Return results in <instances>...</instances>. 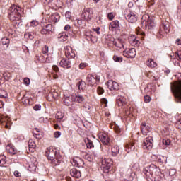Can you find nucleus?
Masks as SVG:
<instances>
[{
	"instance_id": "1",
	"label": "nucleus",
	"mask_w": 181,
	"mask_h": 181,
	"mask_svg": "<svg viewBox=\"0 0 181 181\" xmlns=\"http://www.w3.org/2000/svg\"><path fill=\"white\" fill-rule=\"evenodd\" d=\"M8 13L10 21L19 20L21 18L22 8L16 5H13L9 8Z\"/></svg>"
},
{
	"instance_id": "2",
	"label": "nucleus",
	"mask_w": 181,
	"mask_h": 181,
	"mask_svg": "<svg viewBox=\"0 0 181 181\" xmlns=\"http://www.w3.org/2000/svg\"><path fill=\"white\" fill-rule=\"evenodd\" d=\"M142 25H144L145 28H148L151 30L155 28V21H153V18L149 16V15H145L142 17Z\"/></svg>"
},
{
	"instance_id": "3",
	"label": "nucleus",
	"mask_w": 181,
	"mask_h": 181,
	"mask_svg": "<svg viewBox=\"0 0 181 181\" xmlns=\"http://www.w3.org/2000/svg\"><path fill=\"white\" fill-rule=\"evenodd\" d=\"M86 83L90 87H94L97 83H100V76L96 74H89L86 77Z\"/></svg>"
},
{
	"instance_id": "4",
	"label": "nucleus",
	"mask_w": 181,
	"mask_h": 181,
	"mask_svg": "<svg viewBox=\"0 0 181 181\" xmlns=\"http://www.w3.org/2000/svg\"><path fill=\"white\" fill-rule=\"evenodd\" d=\"M112 161L110 159H104L102 160L101 170L104 173H108L110 170H112Z\"/></svg>"
},
{
	"instance_id": "5",
	"label": "nucleus",
	"mask_w": 181,
	"mask_h": 181,
	"mask_svg": "<svg viewBox=\"0 0 181 181\" xmlns=\"http://www.w3.org/2000/svg\"><path fill=\"white\" fill-rule=\"evenodd\" d=\"M46 156L48 157L49 160L53 158H58L60 159V152L52 147L47 148L46 151Z\"/></svg>"
},
{
	"instance_id": "6",
	"label": "nucleus",
	"mask_w": 181,
	"mask_h": 181,
	"mask_svg": "<svg viewBox=\"0 0 181 181\" xmlns=\"http://www.w3.org/2000/svg\"><path fill=\"white\" fill-rule=\"evenodd\" d=\"M153 147V138L152 136L146 137L143 142V148L144 149H147L148 151H151Z\"/></svg>"
},
{
	"instance_id": "7",
	"label": "nucleus",
	"mask_w": 181,
	"mask_h": 181,
	"mask_svg": "<svg viewBox=\"0 0 181 181\" xmlns=\"http://www.w3.org/2000/svg\"><path fill=\"white\" fill-rule=\"evenodd\" d=\"M150 167V172H151V175H153V177L154 179H156V177L160 176L162 175V173L160 172V168L159 167L155 165V164H151L149 165Z\"/></svg>"
},
{
	"instance_id": "8",
	"label": "nucleus",
	"mask_w": 181,
	"mask_h": 181,
	"mask_svg": "<svg viewBox=\"0 0 181 181\" xmlns=\"http://www.w3.org/2000/svg\"><path fill=\"white\" fill-rule=\"evenodd\" d=\"M42 28L41 35H51V33H53V25L47 24L46 25H42Z\"/></svg>"
},
{
	"instance_id": "9",
	"label": "nucleus",
	"mask_w": 181,
	"mask_h": 181,
	"mask_svg": "<svg viewBox=\"0 0 181 181\" xmlns=\"http://www.w3.org/2000/svg\"><path fill=\"white\" fill-rule=\"evenodd\" d=\"M120 29L121 26H119V21L118 20L112 21L109 25V30H110V32L120 30Z\"/></svg>"
},
{
	"instance_id": "10",
	"label": "nucleus",
	"mask_w": 181,
	"mask_h": 181,
	"mask_svg": "<svg viewBox=\"0 0 181 181\" xmlns=\"http://www.w3.org/2000/svg\"><path fill=\"white\" fill-rule=\"evenodd\" d=\"M125 19L128 21L130 22V23H135L138 21V18L136 17V15L134 13V12L130 11L127 14L124 15Z\"/></svg>"
},
{
	"instance_id": "11",
	"label": "nucleus",
	"mask_w": 181,
	"mask_h": 181,
	"mask_svg": "<svg viewBox=\"0 0 181 181\" xmlns=\"http://www.w3.org/2000/svg\"><path fill=\"white\" fill-rule=\"evenodd\" d=\"M107 88H109V90H115V91H117V90H119V85L118 84V83L112 80L108 81L107 83Z\"/></svg>"
},
{
	"instance_id": "12",
	"label": "nucleus",
	"mask_w": 181,
	"mask_h": 181,
	"mask_svg": "<svg viewBox=\"0 0 181 181\" xmlns=\"http://www.w3.org/2000/svg\"><path fill=\"white\" fill-rule=\"evenodd\" d=\"M61 67L64 69H71V62L69 59H62L59 62Z\"/></svg>"
},
{
	"instance_id": "13",
	"label": "nucleus",
	"mask_w": 181,
	"mask_h": 181,
	"mask_svg": "<svg viewBox=\"0 0 181 181\" xmlns=\"http://www.w3.org/2000/svg\"><path fill=\"white\" fill-rule=\"evenodd\" d=\"M99 139L101 141L103 145H108V144H110V138L107 134H100Z\"/></svg>"
},
{
	"instance_id": "14",
	"label": "nucleus",
	"mask_w": 181,
	"mask_h": 181,
	"mask_svg": "<svg viewBox=\"0 0 181 181\" xmlns=\"http://www.w3.org/2000/svg\"><path fill=\"white\" fill-rule=\"evenodd\" d=\"M141 131L143 135H148L151 131V128L147 125L146 123L143 122L141 125Z\"/></svg>"
},
{
	"instance_id": "15",
	"label": "nucleus",
	"mask_w": 181,
	"mask_h": 181,
	"mask_svg": "<svg viewBox=\"0 0 181 181\" xmlns=\"http://www.w3.org/2000/svg\"><path fill=\"white\" fill-rule=\"evenodd\" d=\"M73 103H74V95H70L64 100V103L68 107L71 105Z\"/></svg>"
},
{
	"instance_id": "16",
	"label": "nucleus",
	"mask_w": 181,
	"mask_h": 181,
	"mask_svg": "<svg viewBox=\"0 0 181 181\" xmlns=\"http://www.w3.org/2000/svg\"><path fill=\"white\" fill-rule=\"evenodd\" d=\"M70 174L72 176V177H76V179H79V177H81V172H80L75 168L71 169Z\"/></svg>"
},
{
	"instance_id": "17",
	"label": "nucleus",
	"mask_w": 181,
	"mask_h": 181,
	"mask_svg": "<svg viewBox=\"0 0 181 181\" xmlns=\"http://www.w3.org/2000/svg\"><path fill=\"white\" fill-rule=\"evenodd\" d=\"M143 175L146 177V179H151V177H153L152 172L151 171L149 166L143 169Z\"/></svg>"
},
{
	"instance_id": "18",
	"label": "nucleus",
	"mask_w": 181,
	"mask_h": 181,
	"mask_svg": "<svg viewBox=\"0 0 181 181\" xmlns=\"http://www.w3.org/2000/svg\"><path fill=\"white\" fill-rule=\"evenodd\" d=\"M65 56L68 59H74L76 57V53H74V49L70 48V49H66L65 51Z\"/></svg>"
},
{
	"instance_id": "19",
	"label": "nucleus",
	"mask_w": 181,
	"mask_h": 181,
	"mask_svg": "<svg viewBox=\"0 0 181 181\" xmlns=\"http://www.w3.org/2000/svg\"><path fill=\"white\" fill-rule=\"evenodd\" d=\"M60 21V15L57 13H54L52 14L49 18V22H54V23L59 22Z\"/></svg>"
},
{
	"instance_id": "20",
	"label": "nucleus",
	"mask_w": 181,
	"mask_h": 181,
	"mask_svg": "<svg viewBox=\"0 0 181 181\" xmlns=\"http://www.w3.org/2000/svg\"><path fill=\"white\" fill-rule=\"evenodd\" d=\"M86 81L81 80L79 82L76 83V87L79 90V91H84L86 90Z\"/></svg>"
},
{
	"instance_id": "21",
	"label": "nucleus",
	"mask_w": 181,
	"mask_h": 181,
	"mask_svg": "<svg viewBox=\"0 0 181 181\" xmlns=\"http://www.w3.org/2000/svg\"><path fill=\"white\" fill-rule=\"evenodd\" d=\"M51 160V163L54 166H57L58 165H60V163L62 162V155H60L59 158L58 157H54L53 158L49 159Z\"/></svg>"
},
{
	"instance_id": "22",
	"label": "nucleus",
	"mask_w": 181,
	"mask_h": 181,
	"mask_svg": "<svg viewBox=\"0 0 181 181\" xmlns=\"http://www.w3.org/2000/svg\"><path fill=\"white\" fill-rule=\"evenodd\" d=\"M116 103L119 107H122V106L125 105V104H126L124 98L121 97V96H118L117 98Z\"/></svg>"
},
{
	"instance_id": "23",
	"label": "nucleus",
	"mask_w": 181,
	"mask_h": 181,
	"mask_svg": "<svg viewBox=\"0 0 181 181\" xmlns=\"http://www.w3.org/2000/svg\"><path fill=\"white\" fill-rule=\"evenodd\" d=\"M74 100L75 103H83V101H84V97L77 93V94H75V95H74Z\"/></svg>"
},
{
	"instance_id": "24",
	"label": "nucleus",
	"mask_w": 181,
	"mask_h": 181,
	"mask_svg": "<svg viewBox=\"0 0 181 181\" xmlns=\"http://www.w3.org/2000/svg\"><path fill=\"white\" fill-rule=\"evenodd\" d=\"M128 52V59H134L136 56V50L135 48H132L127 51Z\"/></svg>"
},
{
	"instance_id": "25",
	"label": "nucleus",
	"mask_w": 181,
	"mask_h": 181,
	"mask_svg": "<svg viewBox=\"0 0 181 181\" xmlns=\"http://www.w3.org/2000/svg\"><path fill=\"white\" fill-rule=\"evenodd\" d=\"M1 43L3 45V46H5V47L8 48L9 47V44L11 43V40L9 38L5 37H3L1 40Z\"/></svg>"
},
{
	"instance_id": "26",
	"label": "nucleus",
	"mask_w": 181,
	"mask_h": 181,
	"mask_svg": "<svg viewBox=\"0 0 181 181\" xmlns=\"http://www.w3.org/2000/svg\"><path fill=\"white\" fill-rule=\"evenodd\" d=\"M129 40L130 42V43H132L133 45L134 46H138L139 43V40H138L136 39V37H135V35H132L129 38Z\"/></svg>"
},
{
	"instance_id": "27",
	"label": "nucleus",
	"mask_w": 181,
	"mask_h": 181,
	"mask_svg": "<svg viewBox=\"0 0 181 181\" xmlns=\"http://www.w3.org/2000/svg\"><path fill=\"white\" fill-rule=\"evenodd\" d=\"M58 39H60L61 42H66L69 39V35L66 33H62L58 35Z\"/></svg>"
},
{
	"instance_id": "28",
	"label": "nucleus",
	"mask_w": 181,
	"mask_h": 181,
	"mask_svg": "<svg viewBox=\"0 0 181 181\" xmlns=\"http://www.w3.org/2000/svg\"><path fill=\"white\" fill-rule=\"evenodd\" d=\"M112 153L113 156H117L119 153V147L118 146L112 147Z\"/></svg>"
},
{
	"instance_id": "29",
	"label": "nucleus",
	"mask_w": 181,
	"mask_h": 181,
	"mask_svg": "<svg viewBox=\"0 0 181 181\" xmlns=\"http://www.w3.org/2000/svg\"><path fill=\"white\" fill-rule=\"evenodd\" d=\"M125 148L127 152H131V151L135 149V146L134 143H129V144H126Z\"/></svg>"
},
{
	"instance_id": "30",
	"label": "nucleus",
	"mask_w": 181,
	"mask_h": 181,
	"mask_svg": "<svg viewBox=\"0 0 181 181\" xmlns=\"http://www.w3.org/2000/svg\"><path fill=\"white\" fill-rule=\"evenodd\" d=\"M163 28L165 32V33H169V30L170 29V25L168 21H165L163 25Z\"/></svg>"
},
{
	"instance_id": "31",
	"label": "nucleus",
	"mask_w": 181,
	"mask_h": 181,
	"mask_svg": "<svg viewBox=\"0 0 181 181\" xmlns=\"http://www.w3.org/2000/svg\"><path fill=\"white\" fill-rule=\"evenodd\" d=\"M147 66H148V67H151V68H154L156 67V64L155 62V61H153V59H149L147 62H146Z\"/></svg>"
},
{
	"instance_id": "32",
	"label": "nucleus",
	"mask_w": 181,
	"mask_h": 181,
	"mask_svg": "<svg viewBox=\"0 0 181 181\" xmlns=\"http://www.w3.org/2000/svg\"><path fill=\"white\" fill-rule=\"evenodd\" d=\"M6 165V157L4 155L0 156V166H4Z\"/></svg>"
},
{
	"instance_id": "33",
	"label": "nucleus",
	"mask_w": 181,
	"mask_h": 181,
	"mask_svg": "<svg viewBox=\"0 0 181 181\" xmlns=\"http://www.w3.org/2000/svg\"><path fill=\"white\" fill-rule=\"evenodd\" d=\"M28 148L30 152H33V151L35 150V143L33 141H28Z\"/></svg>"
},
{
	"instance_id": "34",
	"label": "nucleus",
	"mask_w": 181,
	"mask_h": 181,
	"mask_svg": "<svg viewBox=\"0 0 181 181\" xmlns=\"http://www.w3.org/2000/svg\"><path fill=\"white\" fill-rule=\"evenodd\" d=\"M55 117L57 118V119H59V121H62V119H63V118L64 117V113L62 112H57Z\"/></svg>"
},
{
	"instance_id": "35",
	"label": "nucleus",
	"mask_w": 181,
	"mask_h": 181,
	"mask_svg": "<svg viewBox=\"0 0 181 181\" xmlns=\"http://www.w3.org/2000/svg\"><path fill=\"white\" fill-rule=\"evenodd\" d=\"M163 145H165L166 146H169V145H172V141L169 139H163L162 140Z\"/></svg>"
},
{
	"instance_id": "36",
	"label": "nucleus",
	"mask_w": 181,
	"mask_h": 181,
	"mask_svg": "<svg viewBox=\"0 0 181 181\" xmlns=\"http://www.w3.org/2000/svg\"><path fill=\"white\" fill-rule=\"evenodd\" d=\"M86 15H88V18L89 19H92L93 18V9L87 8L86 11Z\"/></svg>"
},
{
	"instance_id": "37",
	"label": "nucleus",
	"mask_w": 181,
	"mask_h": 181,
	"mask_svg": "<svg viewBox=\"0 0 181 181\" xmlns=\"http://www.w3.org/2000/svg\"><path fill=\"white\" fill-rule=\"evenodd\" d=\"M158 162L159 163H166V157L160 156L158 157Z\"/></svg>"
},
{
	"instance_id": "38",
	"label": "nucleus",
	"mask_w": 181,
	"mask_h": 181,
	"mask_svg": "<svg viewBox=\"0 0 181 181\" xmlns=\"http://www.w3.org/2000/svg\"><path fill=\"white\" fill-rule=\"evenodd\" d=\"M80 162H82L83 163V161L81 159H78V160H76V158L73 159V163L76 168H80Z\"/></svg>"
},
{
	"instance_id": "39",
	"label": "nucleus",
	"mask_w": 181,
	"mask_h": 181,
	"mask_svg": "<svg viewBox=\"0 0 181 181\" xmlns=\"http://www.w3.org/2000/svg\"><path fill=\"white\" fill-rule=\"evenodd\" d=\"M8 95L6 94V91L5 90L0 89V98H6Z\"/></svg>"
},
{
	"instance_id": "40",
	"label": "nucleus",
	"mask_w": 181,
	"mask_h": 181,
	"mask_svg": "<svg viewBox=\"0 0 181 181\" xmlns=\"http://www.w3.org/2000/svg\"><path fill=\"white\" fill-rule=\"evenodd\" d=\"M88 142L86 143L87 148L88 149H91V148H94V144H93V141L90 140V139H87Z\"/></svg>"
},
{
	"instance_id": "41",
	"label": "nucleus",
	"mask_w": 181,
	"mask_h": 181,
	"mask_svg": "<svg viewBox=\"0 0 181 181\" xmlns=\"http://www.w3.org/2000/svg\"><path fill=\"white\" fill-rule=\"evenodd\" d=\"M175 59H177L178 62H181V50H178L175 52Z\"/></svg>"
},
{
	"instance_id": "42",
	"label": "nucleus",
	"mask_w": 181,
	"mask_h": 181,
	"mask_svg": "<svg viewBox=\"0 0 181 181\" xmlns=\"http://www.w3.org/2000/svg\"><path fill=\"white\" fill-rule=\"evenodd\" d=\"M27 35L29 39H30V40H33V39H35V36H36V35H35V33H32V32L26 33L25 36H27Z\"/></svg>"
},
{
	"instance_id": "43",
	"label": "nucleus",
	"mask_w": 181,
	"mask_h": 181,
	"mask_svg": "<svg viewBox=\"0 0 181 181\" xmlns=\"http://www.w3.org/2000/svg\"><path fill=\"white\" fill-rule=\"evenodd\" d=\"M85 37H86V40L93 42V35H91V33H88L86 34Z\"/></svg>"
},
{
	"instance_id": "44",
	"label": "nucleus",
	"mask_w": 181,
	"mask_h": 181,
	"mask_svg": "<svg viewBox=\"0 0 181 181\" xmlns=\"http://www.w3.org/2000/svg\"><path fill=\"white\" fill-rule=\"evenodd\" d=\"M113 60L115 62H117L118 63H121L122 62V57L115 55L113 57Z\"/></svg>"
},
{
	"instance_id": "45",
	"label": "nucleus",
	"mask_w": 181,
	"mask_h": 181,
	"mask_svg": "<svg viewBox=\"0 0 181 181\" xmlns=\"http://www.w3.org/2000/svg\"><path fill=\"white\" fill-rule=\"evenodd\" d=\"M144 103H146V104H148V103H151V96L146 95L144 98Z\"/></svg>"
},
{
	"instance_id": "46",
	"label": "nucleus",
	"mask_w": 181,
	"mask_h": 181,
	"mask_svg": "<svg viewBox=\"0 0 181 181\" xmlns=\"http://www.w3.org/2000/svg\"><path fill=\"white\" fill-rule=\"evenodd\" d=\"M168 175L169 176H173L174 175H176V169L173 168L168 170Z\"/></svg>"
},
{
	"instance_id": "47",
	"label": "nucleus",
	"mask_w": 181,
	"mask_h": 181,
	"mask_svg": "<svg viewBox=\"0 0 181 181\" xmlns=\"http://www.w3.org/2000/svg\"><path fill=\"white\" fill-rule=\"evenodd\" d=\"M49 97H52V98H57L59 97V93L57 92L54 91V93H49Z\"/></svg>"
},
{
	"instance_id": "48",
	"label": "nucleus",
	"mask_w": 181,
	"mask_h": 181,
	"mask_svg": "<svg viewBox=\"0 0 181 181\" xmlns=\"http://www.w3.org/2000/svg\"><path fill=\"white\" fill-rule=\"evenodd\" d=\"M114 18H115V14H114V13H109L107 14V18L109 21H112Z\"/></svg>"
},
{
	"instance_id": "49",
	"label": "nucleus",
	"mask_w": 181,
	"mask_h": 181,
	"mask_svg": "<svg viewBox=\"0 0 181 181\" xmlns=\"http://www.w3.org/2000/svg\"><path fill=\"white\" fill-rule=\"evenodd\" d=\"M114 130H115V132H116V134H118V135L121 134V129L118 126H115Z\"/></svg>"
},
{
	"instance_id": "50",
	"label": "nucleus",
	"mask_w": 181,
	"mask_h": 181,
	"mask_svg": "<svg viewBox=\"0 0 181 181\" xmlns=\"http://www.w3.org/2000/svg\"><path fill=\"white\" fill-rule=\"evenodd\" d=\"M42 53L43 54H46L47 53H49V47L47 45H45L42 48Z\"/></svg>"
},
{
	"instance_id": "51",
	"label": "nucleus",
	"mask_w": 181,
	"mask_h": 181,
	"mask_svg": "<svg viewBox=\"0 0 181 181\" xmlns=\"http://www.w3.org/2000/svg\"><path fill=\"white\" fill-rule=\"evenodd\" d=\"M139 165L138 163H134L132 166V170H138Z\"/></svg>"
},
{
	"instance_id": "52",
	"label": "nucleus",
	"mask_w": 181,
	"mask_h": 181,
	"mask_svg": "<svg viewBox=\"0 0 181 181\" xmlns=\"http://www.w3.org/2000/svg\"><path fill=\"white\" fill-rule=\"evenodd\" d=\"M39 25V22L37 21L33 20L30 22V25L33 26V28H35V26H37Z\"/></svg>"
},
{
	"instance_id": "53",
	"label": "nucleus",
	"mask_w": 181,
	"mask_h": 181,
	"mask_svg": "<svg viewBox=\"0 0 181 181\" xmlns=\"http://www.w3.org/2000/svg\"><path fill=\"white\" fill-rule=\"evenodd\" d=\"M23 25V23L22 22V20H18V23H17L15 28H16V29H18L19 28H22Z\"/></svg>"
},
{
	"instance_id": "54",
	"label": "nucleus",
	"mask_w": 181,
	"mask_h": 181,
	"mask_svg": "<svg viewBox=\"0 0 181 181\" xmlns=\"http://www.w3.org/2000/svg\"><path fill=\"white\" fill-rule=\"evenodd\" d=\"M23 81L25 86H29V84H30V79L29 78H25Z\"/></svg>"
},
{
	"instance_id": "55",
	"label": "nucleus",
	"mask_w": 181,
	"mask_h": 181,
	"mask_svg": "<svg viewBox=\"0 0 181 181\" xmlns=\"http://www.w3.org/2000/svg\"><path fill=\"white\" fill-rule=\"evenodd\" d=\"M98 93L99 95H101V94H104V89L101 87H98Z\"/></svg>"
},
{
	"instance_id": "56",
	"label": "nucleus",
	"mask_w": 181,
	"mask_h": 181,
	"mask_svg": "<svg viewBox=\"0 0 181 181\" xmlns=\"http://www.w3.org/2000/svg\"><path fill=\"white\" fill-rule=\"evenodd\" d=\"M33 108H34L35 111H40V108H42V105H35Z\"/></svg>"
},
{
	"instance_id": "57",
	"label": "nucleus",
	"mask_w": 181,
	"mask_h": 181,
	"mask_svg": "<svg viewBox=\"0 0 181 181\" xmlns=\"http://www.w3.org/2000/svg\"><path fill=\"white\" fill-rule=\"evenodd\" d=\"M54 138H60V135H62V133L59 131H57L54 134Z\"/></svg>"
},
{
	"instance_id": "58",
	"label": "nucleus",
	"mask_w": 181,
	"mask_h": 181,
	"mask_svg": "<svg viewBox=\"0 0 181 181\" xmlns=\"http://www.w3.org/2000/svg\"><path fill=\"white\" fill-rule=\"evenodd\" d=\"M88 64L87 63H81L79 64V69H84L85 67H87Z\"/></svg>"
},
{
	"instance_id": "59",
	"label": "nucleus",
	"mask_w": 181,
	"mask_h": 181,
	"mask_svg": "<svg viewBox=\"0 0 181 181\" xmlns=\"http://www.w3.org/2000/svg\"><path fill=\"white\" fill-rule=\"evenodd\" d=\"M65 16L66 19H70V18H71V13L69 11H66L65 13Z\"/></svg>"
},
{
	"instance_id": "60",
	"label": "nucleus",
	"mask_w": 181,
	"mask_h": 181,
	"mask_svg": "<svg viewBox=\"0 0 181 181\" xmlns=\"http://www.w3.org/2000/svg\"><path fill=\"white\" fill-rule=\"evenodd\" d=\"M114 45L115 46H116V47H118L119 49H121V47H124V44L119 45L118 43H117V42H115Z\"/></svg>"
},
{
	"instance_id": "61",
	"label": "nucleus",
	"mask_w": 181,
	"mask_h": 181,
	"mask_svg": "<svg viewBox=\"0 0 181 181\" xmlns=\"http://www.w3.org/2000/svg\"><path fill=\"white\" fill-rule=\"evenodd\" d=\"M19 21H22L21 18L20 19H16L15 21H11V22H13V26L16 27L18 23H19Z\"/></svg>"
},
{
	"instance_id": "62",
	"label": "nucleus",
	"mask_w": 181,
	"mask_h": 181,
	"mask_svg": "<svg viewBox=\"0 0 181 181\" xmlns=\"http://www.w3.org/2000/svg\"><path fill=\"white\" fill-rule=\"evenodd\" d=\"M14 176L16 177H21V173L18 170L14 171Z\"/></svg>"
},
{
	"instance_id": "63",
	"label": "nucleus",
	"mask_w": 181,
	"mask_h": 181,
	"mask_svg": "<svg viewBox=\"0 0 181 181\" xmlns=\"http://www.w3.org/2000/svg\"><path fill=\"white\" fill-rule=\"evenodd\" d=\"M101 103L103 104H108V100H107V98H104L101 99Z\"/></svg>"
},
{
	"instance_id": "64",
	"label": "nucleus",
	"mask_w": 181,
	"mask_h": 181,
	"mask_svg": "<svg viewBox=\"0 0 181 181\" xmlns=\"http://www.w3.org/2000/svg\"><path fill=\"white\" fill-rule=\"evenodd\" d=\"M10 152L12 155H16V150L15 148H11Z\"/></svg>"
}]
</instances>
